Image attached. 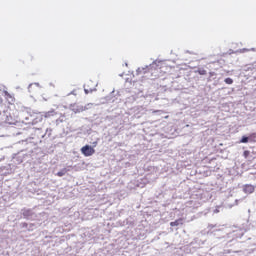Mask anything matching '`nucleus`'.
<instances>
[{
    "instance_id": "obj_1",
    "label": "nucleus",
    "mask_w": 256,
    "mask_h": 256,
    "mask_svg": "<svg viewBox=\"0 0 256 256\" xmlns=\"http://www.w3.org/2000/svg\"><path fill=\"white\" fill-rule=\"evenodd\" d=\"M81 153L84 155V157H91L92 155H95V148L85 145L81 148Z\"/></svg>"
},
{
    "instance_id": "obj_2",
    "label": "nucleus",
    "mask_w": 256,
    "mask_h": 256,
    "mask_svg": "<svg viewBox=\"0 0 256 256\" xmlns=\"http://www.w3.org/2000/svg\"><path fill=\"white\" fill-rule=\"evenodd\" d=\"M243 191L245 193H248L249 195H251V193H255V186H253L251 184H246L243 187Z\"/></svg>"
},
{
    "instance_id": "obj_3",
    "label": "nucleus",
    "mask_w": 256,
    "mask_h": 256,
    "mask_svg": "<svg viewBox=\"0 0 256 256\" xmlns=\"http://www.w3.org/2000/svg\"><path fill=\"white\" fill-rule=\"evenodd\" d=\"M55 115H57V112L55 111V109H51L48 112H45L44 117L46 119H49V117H55Z\"/></svg>"
},
{
    "instance_id": "obj_4",
    "label": "nucleus",
    "mask_w": 256,
    "mask_h": 256,
    "mask_svg": "<svg viewBox=\"0 0 256 256\" xmlns=\"http://www.w3.org/2000/svg\"><path fill=\"white\" fill-rule=\"evenodd\" d=\"M9 121L7 119V114L5 112H0V125H3V123H7Z\"/></svg>"
},
{
    "instance_id": "obj_5",
    "label": "nucleus",
    "mask_w": 256,
    "mask_h": 256,
    "mask_svg": "<svg viewBox=\"0 0 256 256\" xmlns=\"http://www.w3.org/2000/svg\"><path fill=\"white\" fill-rule=\"evenodd\" d=\"M179 225H183V218H179L175 220L174 222L170 223V227H177Z\"/></svg>"
},
{
    "instance_id": "obj_6",
    "label": "nucleus",
    "mask_w": 256,
    "mask_h": 256,
    "mask_svg": "<svg viewBox=\"0 0 256 256\" xmlns=\"http://www.w3.org/2000/svg\"><path fill=\"white\" fill-rule=\"evenodd\" d=\"M65 173H67V170H66V169H63V170H61V171H59V172L57 173V176H58V177H63V176L65 175Z\"/></svg>"
},
{
    "instance_id": "obj_7",
    "label": "nucleus",
    "mask_w": 256,
    "mask_h": 256,
    "mask_svg": "<svg viewBox=\"0 0 256 256\" xmlns=\"http://www.w3.org/2000/svg\"><path fill=\"white\" fill-rule=\"evenodd\" d=\"M224 83H226V85H233V80L231 78H226Z\"/></svg>"
},
{
    "instance_id": "obj_8",
    "label": "nucleus",
    "mask_w": 256,
    "mask_h": 256,
    "mask_svg": "<svg viewBox=\"0 0 256 256\" xmlns=\"http://www.w3.org/2000/svg\"><path fill=\"white\" fill-rule=\"evenodd\" d=\"M249 141H255L256 139V133H252L248 136Z\"/></svg>"
},
{
    "instance_id": "obj_9",
    "label": "nucleus",
    "mask_w": 256,
    "mask_h": 256,
    "mask_svg": "<svg viewBox=\"0 0 256 256\" xmlns=\"http://www.w3.org/2000/svg\"><path fill=\"white\" fill-rule=\"evenodd\" d=\"M4 97H5L6 99H11V100H13V97H12L11 94H9V92H7V91H4Z\"/></svg>"
},
{
    "instance_id": "obj_10",
    "label": "nucleus",
    "mask_w": 256,
    "mask_h": 256,
    "mask_svg": "<svg viewBox=\"0 0 256 256\" xmlns=\"http://www.w3.org/2000/svg\"><path fill=\"white\" fill-rule=\"evenodd\" d=\"M240 142L241 143H249V137L243 136Z\"/></svg>"
},
{
    "instance_id": "obj_11",
    "label": "nucleus",
    "mask_w": 256,
    "mask_h": 256,
    "mask_svg": "<svg viewBox=\"0 0 256 256\" xmlns=\"http://www.w3.org/2000/svg\"><path fill=\"white\" fill-rule=\"evenodd\" d=\"M198 74H199V75H207V70H205V69H199V70H198Z\"/></svg>"
},
{
    "instance_id": "obj_12",
    "label": "nucleus",
    "mask_w": 256,
    "mask_h": 256,
    "mask_svg": "<svg viewBox=\"0 0 256 256\" xmlns=\"http://www.w3.org/2000/svg\"><path fill=\"white\" fill-rule=\"evenodd\" d=\"M249 155H251V152L249 150H246L243 152V157H245V159H247V157H249Z\"/></svg>"
},
{
    "instance_id": "obj_13",
    "label": "nucleus",
    "mask_w": 256,
    "mask_h": 256,
    "mask_svg": "<svg viewBox=\"0 0 256 256\" xmlns=\"http://www.w3.org/2000/svg\"><path fill=\"white\" fill-rule=\"evenodd\" d=\"M215 75V72H210V76L213 77Z\"/></svg>"
}]
</instances>
